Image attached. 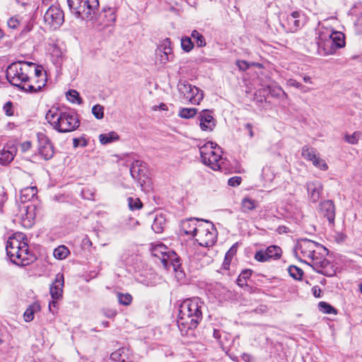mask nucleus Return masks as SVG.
Here are the masks:
<instances>
[{"instance_id": "1", "label": "nucleus", "mask_w": 362, "mask_h": 362, "mask_svg": "<svg viewBox=\"0 0 362 362\" xmlns=\"http://www.w3.org/2000/svg\"><path fill=\"white\" fill-rule=\"evenodd\" d=\"M33 71L28 62L12 63L6 69V76L12 86H16L25 92L35 93L42 90L45 86V81L42 79L37 81L36 86L30 83Z\"/></svg>"}, {"instance_id": "2", "label": "nucleus", "mask_w": 362, "mask_h": 362, "mask_svg": "<svg viewBox=\"0 0 362 362\" xmlns=\"http://www.w3.org/2000/svg\"><path fill=\"white\" fill-rule=\"evenodd\" d=\"M204 303L199 298L184 300L180 306L177 326L182 334L195 329L202 319V308Z\"/></svg>"}, {"instance_id": "3", "label": "nucleus", "mask_w": 362, "mask_h": 362, "mask_svg": "<svg viewBox=\"0 0 362 362\" xmlns=\"http://www.w3.org/2000/svg\"><path fill=\"white\" fill-rule=\"evenodd\" d=\"M23 239V234L10 237L6 246V254L11 261L21 267L27 266L35 259V257L29 251L28 243Z\"/></svg>"}, {"instance_id": "4", "label": "nucleus", "mask_w": 362, "mask_h": 362, "mask_svg": "<svg viewBox=\"0 0 362 362\" xmlns=\"http://www.w3.org/2000/svg\"><path fill=\"white\" fill-rule=\"evenodd\" d=\"M45 119L54 129L62 133L73 132L80 125L78 115L71 112L52 109L47 112Z\"/></svg>"}, {"instance_id": "5", "label": "nucleus", "mask_w": 362, "mask_h": 362, "mask_svg": "<svg viewBox=\"0 0 362 362\" xmlns=\"http://www.w3.org/2000/svg\"><path fill=\"white\" fill-rule=\"evenodd\" d=\"M71 12L76 17L88 20L99 8L98 0H67Z\"/></svg>"}, {"instance_id": "6", "label": "nucleus", "mask_w": 362, "mask_h": 362, "mask_svg": "<svg viewBox=\"0 0 362 362\" xmlns=\"http://www.w3.org/2000/svg\"><path fill=\"white\" fill-rule=\"evenodd\" d=\"M295 252L296 256L300 254V258H307L311 262L317 255H321L322 252L327 253V250L315 241L302 239L298 241Z\"/></svg>"}, {"instance_id": "7", "label": "nucleus", "mask_w": 362, "mask_h": 362, "mask_svg": "<svg viewBox=\"0 0 362 362\" xmlns=\"http://www.w3.org/2000/svg\"><path fill=\"white\" fill-rule=\"evenodd\" d=\"M177 90L182 96V100L192 105H199L204 98L203 91L187 81H180L177 83Z\"/></svg>"}, {"instance_id": "8", "label": "nucleus", "mask_w": 362, "mask_h": 362, "mask_svg": "<svg viewBox=\"0 0 362 362\" xmlns=\"http://www.w3.org/2000/svg\"><path fill=\"white\" fill-rule=\"evenodd\" d=\"M197 240L204 247L212 246L216 241V231L214 224L208 221L199 224Z\"/></svg>"}, {"instance_id": "9", "label": "nucleus", "mask_w": 362, "mask_h": 362, "mask_svg": "<svg viewBox=\"0 0 362 362\" xmlns=\"http://www.w3.org/2000/svg\"><path fill=\"white\" fill-rule=\"evenodd\" d=\"M330 30L324 28L318 32L317 38V52L320 55L327 56L333 54L338 49L335 47L333 39L331 37Z\"/></svg>"}, {"instance_id": "10", "label": "nucleus", "mask_w": 362, "mask_h": 362, "mask_svg": "<svg viewBox=\"0 0 362 362\" xmlns=\"http://www.w3.org/2000/svg\"><path fill=\"white\" fill-rule=\"evenodd\" d=\"M44 21L50 29L59 28L64 22V13L58 6L50 5L44 15Z\"/></svg>"}, {"instance_id": "11", "label": "nucleus", "mask_w": 362, "mask_h": 362, "mask_svg": "<svg viewBox=\"0 0 362 362\" xmlns=\"http://www.w3.org/2000/svg\"><path fill=\"white\" fill-rule=\"evenodd\" d=\"M116 20V15L115 9L111 7H104L99 11V8L93 12V16L88 19L92 21L94 23L107 27L114 23Z\"/></svg>"}, {"instance_id": "12", "label": "nucleus", "mask_w": 362, "mask_h": 362, "mask_svg": "<svg viewBox=\"0 0 362 362\" xmlns=\"http://www.w3.org/2000/svg\"><path fill=\"white\" fill-rule=\"evenodd\" d=\"M130 173L132 177L137 180L141 187L149 182L148 170L143 160H134L130 168Z\"/></svg>"}, {"instance_id": "13", "label": "nucleus", "mask_w": 362, "mask_h": 362, "mask_svg": "<svg viewBox=\"0 0 362 362\" xmlns=\"http://www.w3.org/2000/svg\"><path fill=\"white\" fill-rule=\"evenodd\" d=\"M305 23V17L300 11H293L286 16L285 22L282 24L286 32L296 33Z\"/></svg>"}, {"instance_id": "14", "label": "nucleus", "mask_w": 362, "mask_h": 362, "mask_svg": "<svg viewBox=\"0 0 362 362\" xmlns=\"http://www.w3.org/2000/svg\"><path fill=\"white\" fill-rule=\"evenodd\" d=\"M325 254V252H322L321 255H317L314 259L313 258L310 262H308V264L317 273L325 276H332L334 274L335 272L331 263L324 257Z\"/></svg>"}, {"instance_id": "15", "label": "nucleus", "mask_w": 362, "mask_h": 362, "mask_svg": "<svg viewBox=\"0 0 362 362\" xmlns=\"http://www.w3.org/2000/svg\"><path fill=\"white\" fill-rule=\"evenodd\" d=\"M282 250L277 245H270L266 250H260L255 254L254 258L259 262H269L271 259H279L281 256Z\"/></svg>"}, {"instance_id": "16", "label": "nucleus", "mask_w": 362, "mask_h": 362, "mask_svg": "<svg viewBox=\"0 0 362 362\" xmlns=\"http://www.w3.org/2000/svg\"><path fill=\"white\" fill-rule=\"evenodd\" d=\"M199 127L202 131L211 132L216 127V122L209 110H202L198 115Z\"/></svg>"}, {"instance_id": "17", "label": "nucleus", "mask_w": 362, "mask_h": 362, "mask_svg": "<svg viewBox=\"0 0 362 362\" xmlns=\"http://www.w3.org/2000/svg\"><path fill=\"white\" fill-rule=\"evenodd\" d=\"M35 207L33 204H23L19 206V217L23 221V224L30 226L35 217Z\"/></svg>"}, {"instance_id": "18", "label": "nucleus", "mask_w": 362, "mask_h": 362, "mask_svg": "<svg viewBox=\"0 0 362 362\" xmlns=\"http://www.w3.org/2000/svg\"><path fill=\"white\" fill-rule=\"evenodd\" d=\"M37 138L40 141L39 153L42 158H52L54 156V151L52 144L42 133L37 134Z\"/></svg>"}, {"instance_id": "19", "label": "nucleus", "mask_w": 362, "mask_h": 362, "mask_svg": "<svg viewBox=\"0 0 362 362\" xmlns=\"http://www.w3.org/2000/svg\"><path fill=\"white\" fill-rule=\"evenodd\" d=\"M306 188L310 200L313 203L317 202L320 199L322 191L321 182L317 180L308 182Z\"/></svg>"}, {"instance_id": "20", "label": "nucleus", "mask_w": 362, "mask_h": 362, "mask_svg": "<svg viewBox=\"0 0 362 362\" xmlns=\"http://www.w3.org/2000/svg\"><path fill=\"white\" fill-rule=\"evenodd\" d=\"M64 287V275L57 274L55 279L49 288L50 295L54 300H59L62 297Z\"/></svg>"}, {"instance_id": "21", "label": "nucleus", "mask_w": 362, "mask_h": 362, "mask_svg": "<svg viewBox=\"0 0 362 362\" xmlns=\"http://www.w3.org/2000/svg\"><path fill=\"white\" fill-rule=\"evenodd\" d=\"M218 151L221 152V148L216 144L207 142L199 148L201 158H210L214 156H218V158H223L221 155H218Z\"/></svg>"}, {"instance_id": "22", "label": "nucleus", "mask_w": 362, "mask_h": 362, "mask_svg": "<svg viewBox=\"0 0 362 362\" xmlns=\"http://www.w3.org/2000/svg\"><path fill=\"white\" fill-rule=\"evenodd\" d=\"M320 210L321 214L327 218L330 223H334L335 218V207L331 200H325L320 203Z\"/></svg>"}, {"instance_id": "23", "label": "nucleus", "mask_w": 362, "mask_h": 362, "mask_svg": "<svg viewBox=\"0 0 362 362\" xmlns=\"http://www.w3.org/2000/svg\"><path fill=\"white\" fill-rule=\"evenodd\" d=\"M167 257L163 258L162 264L165 268L168 269L170 266L173 267L175 272H178L181 267L180 259L177 255L174 252H168Z\"/></svg>"}, {"instance_id": "24", "label": "nucleus", "mask_w": 362, "mask_h": 362, "mask_svg": "<svg viewBox=\"0 0 362 362\" xmlns=\"http://www.w3.org/2000/svg\"><path fill=\"white\" fill-rule=\"evenodd\" d=\"M199 221V219L194 218L183 221L181 223V229L187 235L196 236L199 228V224L197 225Z\"/></svg>"}, {"instance_id": "25", "label": "nucleus", "mask_w": 362, "mask_h": 362, "mask_svg": "<svg viewBox=\"0 0 362 362\" xmlns=\"http://www.w3.org/2000/svg\"><path fill=\"white\" fill-rule=\"evenodd\" d=\"M166 225L165 215L163 213H157L153 218L152 229L156 233H161Z\"/></svg>"}, {"instance_id": "26", "label": "nucleus", "mask_w": 362, "mask_h": 362, "mask_svg": "<svg viewBox=\"0 0 362 362\" xmlns=\"http://www.w3.org/2000/svg\"><path fill=\"white\" fill-rule=\"evenodd\" d=\"M37 193L36 187H28L21 190L20 199L23 204L30 201Z\"/></svg>"}, {"instance_id": "27", "label": "nucleus", "mask_w": 362, "mask_h": 362, "mask_svg": "<svg viewBox=\"0 0 362 362\" xmlns=\"http://www.w3.org/2000/svg\"><path fill=\"white\" fill-rule=\"evenodd\" d=\"M258 204L257 202L249 197H244L241 201V211L243 213H248L255 210Z\"/></svg>"}, {"instance_id": "28", "label": "nucleus", "mask_w": 362, "mask_h": 362, "mask_svg": "<svg viewBox=\"0 0 362 362\" xmlns=\"http://www.w3.org/2000/svg\"><path fill=\"white\" fill-rule=\"evenodd\" d=\"M329 35H332L331 37L333 39L335 47L340 49L345 46V37L342 33L330 30Z\"/></svg>"}, {"instance_id": "29", "label": "nucleus", "mask_w": 362, "mask_h": 362, "mask_svg": "<svg viewBox=\"0 0 362 362\" xmlns=\"http://www.w3.org/2000/svg\"><path fill=\"white\" fill-rule=\"evenodd\" d=\"M361 136L362 132L360 131H356L351 134L346 133L344 135V141L349 144L356 145Z\"/></svg>"}, {"instance_id": "30", "label": "nucleus", "mask_w": 362, "mask_h": 362, "mask_svg": "<svg viewBox=\"0 0 362 362\" xmlns=\"http://www.w3.org/2000/svg\"><path fill=\"white\" fill-rule=\"evenodd\" d=\"M40 310V305L37 304H33L30 305L23 314V317L25 322H31L34 319L35 313Z\"/></svg>"}, {"instance_id": "31", "label": "nucleus", "mask_w": 362, "mask_h": 362, "mask_svg": "<svg viewBox=\"0 0 362 362\" xmlns=\"http://www.w3.org/2000/svg\"><path fill=\"white\" fill-rule=\"evenodd\" d=\"M197 113V109L194 107H182L178 112V116L183 119L193 118Z\"/></svg>"}, {"instance_id": "32", "label": "nucleus", "mask_w": 362, "mask_h": 362, "mask_svg": "<svg viewBox=\"0 0 362 362\" xmlns=\"http://www.w3.org/2000/svg\"><path fill=\"white\" fill-rule=\"evenodd\" d=\"M170 249L165 247L164 245H158L153 249V254L154 256L160 258L162 262L163 258L166 257L168 255V252H171Z\"/></svg>"}, {"instance_id": "33", "label": "nucleus", "mask_w": 362, "mask_h": 362, "mask_svg": "<svg viewBox=\"0 0 362 362\" xmlns=\"http://www.w3.org/2000/svg\"><path fill=\"white\" fill-rule=\"evenodd\" d=\"M69 253V250L65 245L57 247L53 252L54 257L58 259H64Z\"/></svg>"}, {"instance_id": "34", "label": "nucleus", "mask_w": 362, "mask_h": 362, "mask_svg": "<svg viewBox=\"0 0 362 362\" xmlns=\"http://www.w3.org/2000/svg\"><path fill=\"white\" fill-rule=\"evenodd\" d=\"M100 141L102 144H107L112 141L119 139V136L115 132H109L108 134H102L99 136Z\"/></svg>"}, {"instance_id": "35", "label": "nucleus", "mask_w": 362, "mask_h": 362, "mask_svg": "<svg viewBox=\"0 0 362 362\" xmlns=\"http://www.w3.org/2000/svg\"><path fill=\"white\" fill-rule=\"evenodd\" d=\"M18 149L13 144H7L3 149L2 156L4 158H14L16 156Z\"/></svg>"}, {"instance_id": "36", "label": "nucleus", "mask_w": 362, "mask_h": 362, "mask_svg": "<svg viewBox=\"0 0 362 362\" xmlns=\"http://www.w3.org/2000/svg\"><path fill=\"white\" fill-rule=\"evenodd\" d=\"M288 272L289 275L293 278L296 280H301L303 275V271L294 265H291L288 268Z\"/></svg>"}, {"instance_id": "37", "label": "nucleus", "mask_w": 362, "mask_h": 362, "mask_svg": "<svg viewBox=\"0 0 362 362\" xmlns=\"http://www.w3.org/2000/svg\"><path fill=\"white\" fill-rule=\"evenodd\" d=\"M191 37L194 39L198 47H204L206 46V43L204 37L197 30L192 31Z\"/></svg>"}, {"instance_id": "38", "label": "nucleus", "mask_w": 362, "mask_h": 362, "mask_svg": "<svg viewBox=\"0 0 362 362\" xmlns=\"http://www.w3.org/2000/svg\"><path fill=\"white\" fill-rule=\"evenodd\" d=\"M66 98L69 102H71L72 103H76L77 104L82 103V99L80 97L79 93L75 90H69L66 93Z\"/></svg>"}, {"instance_id": "39", "label": "nucleus", "mask_w": 362, "mask_h": 362, "mask_svg": "<svg viewBox=\"0 0 362 362\" xmlns=\"http://www.w3.org/2000/svg\"><path fill=\"white\" fill-rule=\"evenodd\" d=\"M301 156L305 158H318V154H317L316 151L313 148L308 146L303 147Z\"/></svg>"}, {"instance_id": "40", "label": "nucleus", "mask_w": 362, "mask_h": 362, "mask_svg": "<svg viewBox=\"0 0 362 362\" xmlns=\"http://www.w3.org/2000/svg\"><path fill=\"white\" fill-rule=\"evenodd\" d=\"M194 46V45L189 37H184L181 39V47L185 52H190Z\"/></svg>"}, {"instance_id": "41", "label": "nucleus", "mask_w": 362, "mask_h": 362, "mask_svg": "<svg viewBox=\"0 0 362 362\" xmlns=\"http://www.w3.org/2000/svg\"><path fill=\"white\" fill-rule=\"evenodd\" d=\"M319 309L324 313L326 314H336L337 310L331 305L326 302H320L318 304Z\"/></svg>"}, {"instance_id": "42", "label": "nucleus", "mask_w": 362, "mask_h": 362, "mask_svg": "<svg viewBox=\"0 0 362 362\" xmlns=\"http://www.w3.org/2000/svg\"><path fill=\"white\" fill-rule=\"evenodd\" d=\"M117 299L121 305H129L132 301V296L129 293H119L117 294Z\"/></svg>"}, {"instance_id": "43", "label": "nucleus", "mask_w": 362, "mask_h": 362, "mask_svg": "<svg viewBox=\"0 0 362 362\" xmlns=\"http://www.w3.org/2000/svg\"><path fill=\"white\" fill-rule=\"evenodd\" d=\"M128 206L130 210L140 209L143 204L139 198H128Z\"/></svg>"}, {"instance_id": "44", "label": "nucleus", "mask_w": 362, "mask_h": 362, "mask_svg": "<svg viewBox=\"0 0 362 362\" xmlns=\"http://www.w3.org/2000/svg\"><path fill=\"white\" fill-rule=\"evenodd\" d=\"M219 160H201L204 165L215 171L221 169V165L218 163Z\"/></svg>"}, {"instance_id": "45", "label": "nucleus", "mask_w": 362, "mask_h": 362, "mask_svg": "<svg viewBox=\"0 0 362 362\" xmlns=\"http://www.w3.org/2000/svg\"><path fill=\"white\" fill-rule=\"evenodd\" d=\"M92 113L98 119H101L104 117V107L103 106L98 104L92 107Z\"/></svg>"}, {"instance_id": "46", "label": "nucleus", "mask_w": 362, "mask_h": 362, "mask_svg": "<svg viewBox=\"0 0 362 362\" xmlns=\"http://www.w3.org/2000/svg\"><path fill=\"white\" fill-rule=\"evenodd\" d=\"M269 93L273 97L281 98V96H286V93L280 86H276L274 88L268 87Z\"/></svg>"}, {"instance_id": "47", "label": "nucleus", "mask_w": 362, "mask_h": 362, "mask_svg": "<svg viewBox=\"0 0 362 362\" xmlns=\"http://www.w3.org/2000/svg\"><path fill=\"white\" fill-rule=\"evenodd\" d=\"M28 64L30 65V66L31 67L32 70H33L32 71V74L31 76H33V74H35V77L36 78H40L42 77L41 79H44L45 81V78L43 76V74H42V71L39 69L38 67H36L35 66V64L34 63H32V62H28Z\"/></svg>"}, {"instance_id": "48", "label": "nucleus", "mask_w": 362, "mask_h": 362, "mask_svg": "<svg viewBox=\"0 0 362 362\" xmlns=\"http://www.w3.org/2000/svg\"><path fill=\"white\" fill-rule=\"evenodd\" d=\"M262 177L266 182H272L274 177V175L269 168H264L262 169Z\"/></svg>"}, {"instance_id": "49", "label": "nucleus", "mask_w": 362, "mask_h": 362, "mask_svg": "<svg viewBox=\"0 0 362 362\" xmlns=\"http://www.w3.org/2000/svg\"><path fill=\"white\" fill-rule=\"evenodd\" d=\"M8 28L16 29L20 25V21L17 17H11L7 21Z\"/></svg>"}, {"instance_id": "50", "label": "nucleus", "mask_w": 362, "mask_h": 362, "mask_svg": "<svg viewBox=\"0 0 362 362\" xmlns=\"http://www.w3.org/2000/svg\"><path fill=\"white\" fill-rule=\"evenodd\" d=\"M313 163V165L317 168H319L322 170H327V165L325 162V160H310Z\"/></svg>"}, {"instance_id": "51", "label": "nucleus", "mask_w": 362, "mask_h": 362, "mask_svg": "<svg viewBox=\"0 0 362 362\" xmlns=\"http://www.w3.org/2000/svg\"><path fill=\"white\" fill-rule=\"evenodd\" d=\"M242 178L238 176L230 177L228 180V185L231 187H237L240 185Z\"/></svg>"}, {"instance_id": "52", "label": "nucleus", "mask_w": 362, "mask_h": 362, "mask_svg": "<svg viewBox=\"0 0 362 362\" xmlns=\"http://www.w3.org/2000/svg\"><path fill=\"white\" fill-rule=\"evenodd\" d=\"M13 109V104L11 102L8 101L4 105V110L5 112V114L7 116H12L13 115V112L12 110Z\"/></svg>"}, {"instance_id": "53", "label": "nucleus", "mask_w": 362, "mask_h": 362, "mask_svg": "<svg viewBox=\"0 0 362 362\" xmlns=\"http://www.w3.org/2000/svg\"><path fill=\"white\" fill-rule=\"evenodd\" d=\"M102 312L103 315L108 318H113L117 314L116 310L112 308H104Z\"/></svg>"}, {"instance_id": "54", "label": "nucleus", "mask_w": 362, "mask_h": 362, "mask_svg": "<svg viewBox=\"0 0 362 362\" xmlns=\"http://www.w3.org/2000/svg\"><path fill=\"white\" fill-rule=\"evenodd\" d=\"M236 65L238 66L240 70L245 71L249 69L250 64L244 60H238L236 62Z\"/></svg>"}, {"instance_id": "55", "label": "nucleus", "mask_w": 362, "mask_h": 362, "mask_svg": "<svg viewBox=\"0 0 362 362\" xmlns=\"http://www.w3.org/2000/svg\"><path fill=\"white\" fill-rule=\"evenodd\" d=\"M236 252V248H235V245H233L230 250L227 252V253L226 254V257H225V262L226 261H230V259H232V257H233V255L235 254Z\"/></svg>"}, {"instance_id": "56", "label": "nucleus", "mask_w": 362, "mask_h": 362, "mask_svg": "<svg viewBox=\"0 0 362 362\" xmlns=\"http://www.w3.org/2000/svg\"><path fill=\"white\" fill-rule=\"evenodd\" d=\"M287 85L290 86H292V87H295V88H296L298 89L299 88H302L301 87V83L298 82L295 79H293V78H290L289 80L287 81Z\"/></svg>"}, {"instance_id": "57", "label": "nucleus", "mask_w": 362, "mask_h": 362, "mask_svg": "<svg viewBox=\"0 0 362 362\" xmlns=\"http://www.w3.org/2000/svg\"><path fill=\"white\" fill-rule=\"evenodd\" d=\"M313 295L316 298H320L322 290L318 286H315L312 288Z\"/></svg>"}, {"instance_id": "58", "label": "nucleus", "mask_w": 362, "mask_h": 362, "mask_svg": "<svg viewBox=\"0 0 362 362\" xmlns=\"http://www.w3.org/2000/svg\"><path fill=\"white\" fill-rule=\"evenodd\" d=\"M170 52H171L170 47L165 46V47H164L163 50H162L161 48H158L157 49L156 54L158 56L159 53H162L165 55L169 56L170 54Z\"/></svg>"}, {"instance_id": "59", "label": "nucleus", "mask_w": 362, "mask_h": 362, "mask_svg": "<svg viewBox=\"0 0 362 362\" xmlns=\"http://www.w3.org/2000/svg\"><path fill=\"white\" fill-rule=\"evenodd\" d=\"M252 272L251 269H245V270L243 271L239 276H240V278H243V279L247 280L252 275Z\"/></svg>"}, {"instance_id": "60", "label": "nucleus", "mask_w": 362, "mask_h": 362, "mask_svg": "<svg viewBox=\"0 0 362 362\" xmlns=\"http://www.w3.org/2000/svg\"><path fill=\"white\" fill-rule=\"evenodd\" d=\"M7 199L6 194L4 192L0 193V211L3 208L4 204L6 202Z\"/></svg>"}, {"instance_id": "61", "label": "nucleus", "mask_w": 362, "mask_h": 362, "mask_svg": "<svg viewBox=\"0 0 362 362\" xmlns=\"http://www.w3.org/2000/svg\"><path fill=\"white\" fill-rule=\"evenodd\" d=\"M30 147H31V143L30 141H25V142L22 143L21 145V149L23 152L30 149Z\"/></svg>"}, {"instance_id": "62", "label": "nucleus", "mask_w": 362, "mask_h": 362, "mask_svg": "<svg viewBox=\"0 0 362 362\" xmlns=\"http://www.w3.org/2000/svg\"><path fill=\"white\" fill-rule=\"evenodd\" d=\"M159 54H160V58L158 59L160 62V63L165 64L166 62L170 61V57L169 56L165 55V54H163L162 53H159Z\"/></svg>"}, {"instance_id": "63", "label": "nucleus", "mask_w": 362, "mask_h": 362, "mask_svg": "<svg viewBox=\"0 0 362 362\" xmlns=\"http://www.w3.org/2000/svg\"><path fill=\"white\" fill-rule=\"evenodd\" d=\"M245 128L248 131V134L250 136V138H252L254 136V132L252 130V125L250 123H247L245 124Z\"/></svg>"}, {"instance_id": "64", "label": "nucleus", "mask_w": 362, "mask_h": 362, "mask_svg": "<svg viewBox=\"0 0 362 362\" xmlns=\"http://www.w3.org/2000/svg\"><path fill=\"white\" fill-rule=\"evenodd\" d=\"M237 284L240 287H244L245 286H247L246 284V280L243 278H240V276L237 279Z\"/></svg>"}]
</instances>
